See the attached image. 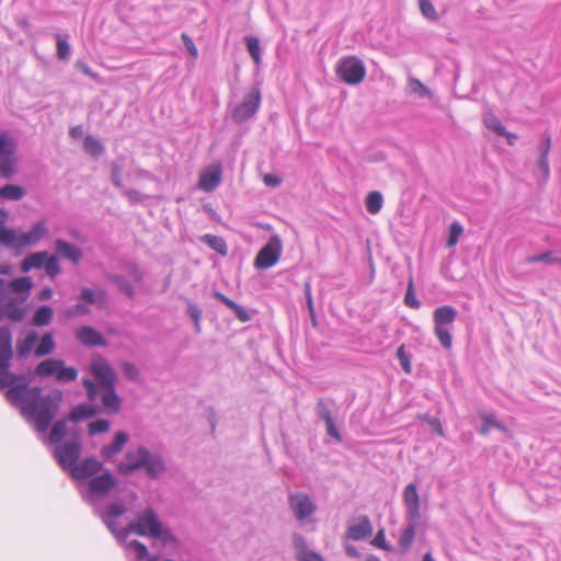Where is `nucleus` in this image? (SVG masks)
Masks as SVG:
<instances>
[{
  "label": "nucleus",
  "mask_w": 561,
  "mask_h": 561,
  "mask_svg": "<svg viewBox=\"0 0 561 561\" xmlns=\"http://www.w3.org/2000/svg\"><path fill=\"white\" fill-rule=\"evenodd\" d=\"M130 436L125 431H118L114 434L112 442L107 445L102 446L100 449V456L105 461L113 460L125 447V445L129 442Z\"/></svg>",
  "instance_id": "obj_17"
},
{
  "label": "nucleus",
  "mask_w": 561,
  "mask_h": 561,
  "mask_svg": "<svg viewBox=\"0 0 561 561\" xmlns=\"http://www.w3.org/2000/svg\"><path fill=\"white\" fill-rule=\"evenodd\" d=\"M44 268L46 275L50 278H54L61 273L59 261L55 255H48L47 260L45 261Z\"/></svg>",
  "instance_id": "obj_44"
},
{
  "label": "nucleus",
  "mask_w": 561,
  "mask_h": 561,
  "mask_svg": "<svg viewBox=\"0 0 561 561\" xmlns=\"http://www.w3.org/2000/svg\"><path fill=\"white\" fill-rule=\"evenodd\" d=\"M128 511L127 503L122 497L112 500V504L102 514V522L110 533L123 542L130 534L159 539L163 545L178 546V538L170 528L163 526L156 510L148 505L138 511L126 527L118 528L116 519Z\"/></svg>",
  "instance_id": "obj_2"
},
{
  "label": "nucleus",
  "mask_w": 561,
  "mask_h": 561,
  "mask_svg": "<svg viewBox=\"0 0 561 561\" xmlns=\"http://www.w3.org/2000/svg\"><path fill=\"white\" fill-rule=\"evenodd\" d=\"M263 182L266 186L277 187L282 183V178L275 174L267 173L264 175Z\"/></svg>",
  "instance_id": "obj_61"
},
{
  "label": "nucleus",
  "mask_w": 561,
  "mask_h": 561,
  "mask_svg": "<svg viewBox=\"0 0 561 561\" xmlns=\"http://www.w3.org/2000/svg\"><path fill=\"white\" fill-rule=\"evenodd\" d=\"M408 89L409 93L415 94L419 98H433V92L416 78L409 79Z\"/></svg>",
  "instance_id": "obj_38"
},
{
  "label": "nucleus",
  "mask_w": 561,
  "mask_h": 561,
  "mask_svg": "<svg viewBox=\"0 0 561 561\" xmlns=\"http://www.w3.org/2000/svg\"><path fill=\"white\" fill-rule=\"evenodd\" d=\"M485 126L493 130L497 136H504L506 138H516L515 134L506 131L501 121L494 114H486L484 116Z\"/></svg>",
  "instance_id": "obj_36"
},
{
  "label": "nucleus",
  "mask_w": 561,
  "mask_h": 561,
  "mask_svg": "<svg viewBox=\"0 0 561 561\" xmlns=\"http://www.w3.org/2000/svg\"><path fill=\"white\" fill-rule=\"evenodd\" d=\"M16 144L7 131L0 133V156L15 153Z\"/></svg>",
  "instance_id": "obj_40"
},
{
  "label": "nucleus",
  "mask_w": 561,
  "mask_h": 561,
  "mask_svg": "<svg viewBox=\"0 0 561 561\" xmlns=\"http://www.w3.org/2000/svg\"><path fill=\"white\" fill-rule=\"evenodd\" d=\"M108 279L114 283L118 289L124 293L127 297L133 298L135 296V290L130 283L121 275H110Z\"/></svg>",
  "instance_id": "obj_42"
},
{
  "label": "nucleus",
  "mask_w": 561,
  "mask_h": 561,
  "mask_svg": "<svg viewBox=\"0 0 561 561\" xmlns=\"http://www.w3.org/2000/svg\"><path fill=\"white\" fill-rule=\"evenodd\" d=\"M397 357L400 362L402 369L407 374H410L412 370L411 359H410V356L407 354L405 346L403 344L398 347Z\"/></svg>",
  "instance_id": "obj_49"
},
{
  "label": "nucleus",
  "mask_w": 561,
  "mask_h": 561,
  "mask_svg": "<svg viewBox=\"0 0 561 561\" xmlns=\"http://www.w3.org/2000/svg\"><path fill=\"white\" fill-rule=\"evenodd\" d=\"M405 520H407V527L402 530L400 538H399V546L403 551H407L410 549V547L414 540L416 527L419 525V520H411V519H405Z\"/></svg>",
  "instance_id": "obj_29"
},
{
  "label": "nucleus",
  "mask_w": 561,
  "mask_h": 561,
  "mask_svg": "<svg viewBox=\"0 0 561 561\" xmlns=\"http://www.w3.org/2000/svg\"><path fill=\"white\" fill-rule=\"evenodd\" d=\"M127 547L136 552V561H149L153 557L152 554L149 553L146 545L140 542L139 540H131L130 542L127 543Z\"/></svg>",
  "instance_id": "obj_41"
},
{
  "label": "nucleus",
  "mask_w": 561,
  "mask_h": 561,
  "mask_svg": "<svg viewBox=\"0 0 561 561\" xmlns=\"http://www.w3.org/2000/svg\"><path fill=\"white\" fill-rule=\"evenodd\" d=\"M457 310L453 306L437 307L433 312L434 332L440 345L449 350L453 345L451 329L457 318Z\"/></svg>",
  "instance_id": "obj_7"
},
{
  "label": "nucleus",
  "mask_w": 561,
  "mask_h": 561,
  "mask_svg": "<svg viewBox=\"0 0 561 561\" xmlns=\"http://www.w3.org/2000/svg\"><path fill=\"white\" fill-rule=\"evenodd\" d=\"M283 251V243L277 234H273L267 243L256 254L254 265L259 270H266L274 266Z\"/></svg>",
  "instance_id": "obj_11"
},
{
  "label": "nucleus",
  "mask_w": 561,
  "mask_h": 561,
  "mask_svg": "<svg viewBox=\"0 0 561 561\" xmlns=\"http://www.w3.org/2000/svg\"><path fill=\"white\" fill-rule=\"evenodd\" d=\"M12 358V332L9 327L3 325L0 327V389L8 388V401L20 409L36 432L45 433L60 409L62 392L55 389L43 394L41 387L16 383L22 377L11 371Z\"/></svg>",
  "instance_id": "obj_1"
},
{
  "label": "nucleus",
  "mask_w": 561,
  "mask_h": 561,
  "mask_svg": "<svg viewBox=\"0 0 561 561\" xmlns=\"http://www.w3.org/2000/svg\"><path fill=\"white\" fill-rule=\"evenodd\" d=\"M111 179H112V183L116 186V187H123V182H122V168L116 164V163H113L112 164V169H111Z\"/></svg>",
  "instance_id": "obj_57"
},
{
  "label": "nucleus",
  "mask_w": 561,
  "mask_h": 561,
  "mask_svg": "<svg viewBox=\"0 0 561 561\" xmlns=\"http://www.w3.org/2000/svg\"><path fill=\"white\" fill-rule=\"evenodd\" d=\"M140 469L145 470L149 479L157 480L167 471V466L159 453H153L145 446L127 451L116 465L117 472L126 477Z\"/></svg>",
  "instance_id": "obj_4"
},
{
  "label": "nucleus",
  "mask_w": 561,
  "mask_h": 561,
  "mask_svg": "<svg viewBox=\"0 0 561 561\" xmlns=\"http://www.w3.org/2000/svg\"><path fill=\"white\" fill-rule=\"evenodd\" d=\"M187 313H188V316L194 321V327H195L196 332H201L199 320H201L202 314H203L202 309L197 305L188 302V305H187Z\"/></svg>",
  "instance_id": "obj_51"
},
{
  "label": "nucleus",
  "mask_w": 561,
  "mask_h": 561,
  "mask_svg": "<svg viewBox=\"0 0 561 561\" xmlns=\"http://www.w3.org/2000/svg\"><path fill=\"white\" fill-rule=\"evenodd\" d=\"M181 38H182L183 44H184L185 48L187 49L188 54L194 59H196L198 57V50H197V47L195 46V44L193 43L192 38L186 33H183L181 35Z\"/></svg>",
  "instance_id": "obj_56"
},
{
  "label": "nucleus",
  "mask_w": 561,
  "mask_h": 561,
  "mask_svg": "<svg viewBox=\"0 0 561 561\" xmlns=\"http://www.w3.org/2000/svg\"><path fill=\"white\" fill-rule=\"evenodd\" d=\"M26 195L25 188L16 184H5L0 188V198L20 201Z\"/></svg>",
  "instance_id": "obj_35"
},
{
  "label": "nucleus",
  "mask_w": 561,
  "mask_h": 561,
  "mask_svg": "<svg viewBox=\"0 0 561 561\" xmlns=\"http://www.w3.org/2000/svg\"><path fill=\"white\" fill-rule=\"evenodd\" d=\"M121 368L128 380L136 381L139 378V369L133 363L124 362Z\"/></svg>",
  "instance_id": "obj_52"
},
{
  "label": "nucleus",
  "mask_w": 561,
  "mask_h": 561,
  "mask_svg": "<svg viewBox=\"0 0 561 561\" xmlns=\"http://www.w3.org/2000/svg\"><path fill=\"white\" fill-rule=\"evenodd\" d=\"M67 435V420H58L56 421L50 430V433L48 435V442L50 444H55L56 446L59 444H62V439Z\"/></svg>",
  "instance_id": "obj_33"
},
{
  "label": "nucleus",
  "mask_w": 561,
  "mask_h": 561,
  "mask_svg": "<svg viewBox=\"0 0 561 561\" xmlns=\"http://www.w3.org/2000/svg\"><path fill=\"white\" fill-rule=\"evenodd\" d=\"M373 533V526L368 516H360L355 525L347 529V538L353 540H363L369 537Z\"/></svg>",
  "instance_id": "obj_22"
},
{
  "label": "nucleus",
  "mask_w": 561,
  "mask_h": 561,
  "mask_svg": "<svg viewBox=\"0 0 561 561\" xmlns=\"http://www.w3.org/2000/svg\"><path fill=\"white\" fill-rule=\"evenodd\" d=\"M16 158L14 154L0 156V176L11 179L16 172Z\"/></svg>",
  "instance_id": "obj_34"
},
{
  "label": "nucleus",
  "mask_w": 561,
  "mask_h": 561,
  "mask_svg": "<svg viewBox=\"0 0 561 561\" xmlns=\"http://www.w3.org/2000/svg\"><path fill=\"white\" fill-rule=\"evenodd\" d=\"M537 165H538V168L540 169V171L542 173L543 180L545 181L548 180L549 174H550L548 158L539 157L538 161H537Z\"/></svg>",
  "instance_id": "obj_60"
},
{
  "label": "nucleus",
  "mask_w": 561,
  "mask_h": 561,
  "mask_svg": "<svg viewBox=\"0 0 561 561\" xmlns=\"http://www.w3.org/2000/svg\"><path fill=\"white\" fill-rule=\"evenodd\" d=\"M90 370L96 382L91 379H83L82 386L85 389L90 401L101 399L102 408L106 414L119 413L123 399L116 391L117 374L111 364L101 355H93L90 363Z\"/></svg>",
  "instance_id": "obj_3"
},
{
  "label": "nucleus",
  "mask_w": 561,
  "mask_h": 561,
  "mask_svg": "<svg viewBox=\"0 0 561 561\" xmlns=\"http://www.w3.org/2000/svg\"><path fill=\"white\" fill-rule=\"evenodd\" d=\"M551 148V138L547 136L543 142L539 146V157L548 158L549 151Z\"/></svg>",
  "instance_id": "obj_63"
},
{
  "label": "nucleus",
  "mask_w": 561,
  "mask_h": 561,
  "mask_svg": "<svg viewBox=\"0 0 561 561\" xmlns=\"http://www.w3.org/2000/svg\"><path fill=\"white\" fill-rule=\"evenodd\" d=\"M55 250L59 256L71 261L73 264H78L83 257L82 250L79 247L62 239L55 240Z\"/></svg>",
  "instance_id": "obj_20"
},
{
  "label": "nucleus",
  "mask_w": 561,
  "mask_h": 561,
  "mask_svg": "<svg viewBox=\"0 0 561 561\" xmlns=\"http://www.w3.org/2000/svg\"><path fill=\"white\" fill-rule=\"evenodd\" d=\"M48 229L44 220L37 221L27 232H18L13 228L0 226V244L14 250L34 245L44 239Z\"/></svg>",
  "instance_id": "obj_6"
},
{
  "label": "nucleus",
  "mask_w": 561,
  "mask_h": 561,
  "mask_svg": "<svg viewBox=\"0 0 561 561\" xmlns=\"http://www.w3.org/2000/svg\"><path fill=\"white\" fill-rule=\"evenodd\" d=\"M57 56L61 60H67L70 56V45L60 34H56Z\"/></svg>",
  "instance_id": "obj_47"
},
{
  "label": "nucleus",
  "mask_w": 561,
  "mask_h": 561,
  "mask_svg": "<svg viewBox=\"0 0 561 561\" xmlns=\"http://www.w3.org/2000/svg\"><path fill=\"white\" fill-rule=\"evenodd\" d=\"M478 415L483 421V424L479 430L481 435L486 436L491 428H497L505 433L508 432L507 427L496 420V415L494 413L479 412Z\"/></svg>",
  "instance_id": "obj_28"
},
{
  "label": "nucleus",
  "mask_w": 561,
  "mask_h": 561,
  "mask_svg": "<svg viewBox=\"0 0 561 561\" xmlns=\"http://www.w3.org/2000/svg\"><path fill=\"white\" fill-rule=\"evenodd\" d=\"M117 481L115 477L105 470L101 474L88 480L84 486L80 488V493L85 503L93 507V512L102 519V514L112 504L102 505V500L115 488Z\"/></svg>",
  "instance_id": "obj_5"
},
{
  "label": "nucleus",
  "mask_w": 561,
  "mask_h": 561,
  "mask_svg": "<svg viewBox=\"0 0 561 561\" xmlns=\"http://www.w3.org/2000/svg\"><path fill=\"white\" fill-rule=\"evenodd\" d=\"M39 336L35 330H31L27 332L26 336L22 340H18L16 342V354L19 358H26L30 353L33 351L35 343L38 341Z\"/></svg>",
  "instance_id": "obj_25"
},
{
  "label": "nucleus",
  "mask_w": 561,
  "mask_h": 561,
  "mask_svg": "<svg viewBox=\"0 0 561 561\" xmlns=\"http://www.w3.org/2000/svg\"><path fill=\"white\" fill-rule=\"evenodd\" d=\"M293 546L298 561H325L321 554L308 549L307 541L300 534L293 535Z\"/></svg>",
  "instance_id": "obj_19"
},
{
  "label": "nucleus",
  "mask_w": 561,
  "mask_h": 561,
  "mask_svg": "<svg viewBox=\"0 0 561 561\" xmlns=\"http://www.w3.org/2000/svg\"><path fill=\"white\" fill-rule=\"evenodd\" d=\"M35 375L41 378L55 376L56 380L59 382H71L77 379L78 369L67 367L62 359L47 358L35 367Z\"/></svg>",
  "instance_id": "obj_9"
},
{
  "label": "nucleus",
  "mask_w": 561,
  "mask_h": 561,
  "mask_svg": "<svg viewBox=\"0 0 561 561\" xmlns=\"http://www.w3.org/2000/svg\"><path fill=\"white\" fill-rule=\"evenodd\" d=\"M403 503L405 505V519L419 520L421 518V501L414 483H409L404 488Z\"/></svg>",
  "instance_id": "obj_16"
},
{
  "label": "nucleus",
  "mask_w": 561,
  "mask_h": 561,
  "mask_svg": "<svg viewBox=\"0 0 561 561\" xmlns=\"http://www.w3.org/2000/svg\"><path fill=\"white\" fill-rule=\"evenodd\" d=\"M420 9L422 14L431 21L439 19L438 13L430 0H420Z\"/></svg>",
  "instance_id": "obj_48"
},
{
  "label": "nucleus",
  "mask_w": 561,
  "mask_h": 561,
  "mask_svg": "<svg viewBox=\"0 0 561 561\" xmlns=\"http://www.w3.org/2000/svg\"><path fill=\"white\" fill-rule=\"evenodd\" d=\"M463 229L458 222L451 224L449 228V236L447 240V247L453 248L458 243V239L461 236Z\"/></svg>",
  "instance_id": "obj_50"
},
{
  "label": "nucleus",
  "mask_w": 561,
  "mask_h": 561,
  "mask_svg": "<svg viewBox=\"0 0 561 561\" xmlns=\"http://www.w3.org/2000/svg\"><path fill=\"white\" fill-rule=\"evenodd\" d=\"M110 428H111V422L105 419H99L94 422H91L88 426L89 434L91 436L106 433L110 431Z\"/></svg>",
  "instance_id": "obj_45"
},
{
  "label": "nucleus",
  "mask_w": 561,
  "mask_h": 561,
  "mask_svg": "<svg viewBox=\"0 0 561 561\" xmlns=\"http://www.w3.org/2000/svg\"><path fill=\"white\" fill-rule=\"evenodd\" d=\"M232 310H233L236 317L242 322H247L251 319L249 312L242 306H240L238 304L233 307Z\"/></svg>",
  "instance_id": "obj_62"
},
{
  "label": "nucleus",
  "mask_w": 561,
  "mask_h": 561,
  "mask_svg": "<svg viewBox=\"0 0 561 561\" xmlns=\"http://www.w3.org/2000/svg\"><path fill=\"white\" fill-rule=\"evenodd\" d=\"M33 287L32 278L28 276L19 277L9 283V288L12 293L16 294L20 302H25Z\"/></svg>",
  "instance_id": "obj_23"
},
{
  "label": "nucleus",
  "mask_w": 561,
  "mask_h": 561,
  "mask_svg": "<svg viewBox=\"0 0 561 561\" xmlns=\"http://www.w3.org/2000/svg\"><path fill=\"white\" fill-rule=\"evenodd\" d=\"M106 291L103 289H98L96 291L92 290L89 287H84L81 289L80 299L87 304L93 305L98 304L102 306L106 301Z\"/></svg>",
  "instance_id": "obj_32"
},
{
  "label": "nucleus",
  "mask_w": 561,
  "mask_h": 561,
  "mask_svg": "<svg viewBox=\"0 0 561 561\" xmlns=\"http://www.w3.org/2000/svg\"><path fill=\"white\" fill-rule=\"evenodd\" d=\"M404 302L407 306L411 308H419L420 301L416 299L413 290V283L412 279L409 282V286L404 296Z\"/></svg>",
  "instance_id": "obj_54"
},
{
  "label": "nucleus",
  "mask_w": 561,
  "mask_h": 561,
  "mask_svg": "<svg viewBox=\"0 0 561 561\" xmlns=\"http://www.w3.org/2000/svg\"><path fill=\"white\" fill-rule=\"evenodd\" d=\"M221 182L220 167H213L203 172L198 180V187L205 192H213Z\"/></svg>",
  "instance_id": "obj_21"
},
{
  "label": "nucleus",
  "mask_w": 561,
  "mask_h": 561,
  "mask_svg": "<svg viewBox=\"0 0 561 561\" xmlns=\"http://www.w3.org/2000/svg\"><path fill=\"white\" fill-rule=\"evenodd\" d=\"M48 257L47 251H39L27 255L21 262V271L27 273L33 268L39 270L44 267L45 261Z\"/></svg>",
  "instance_id": "obj_27"
},
{
  "label": "nucleus",
  "mask_w": 561,
  "mask_h": 561,
  "mask_svg": "<svg viewBox=\"0 0 561 561\" xmlns=\"http://www.w3.org/2000/svg\"><path fill=\"white\" fill-rule=\"evenodd\" d=\"M104 472V465L94 457H88L79 461L69 474L73 480H90Z\"/></svg>",
  "instance_id": "obj_14"
},
{
  "label": "nucleus",
  "mask_w": 561,
  "mask_h": 561,
  "mask_svg": "<svg viewBox=\"0 0 561 561\" xmlns=\"http://www.w3.org/2000/svg\"><path fill=\"white\" fill-rule=\"evenodd\" d=\"M288 504L295 518L302 523L317 511L316 503L305 492H295L288 495Z\"/></svg>",
  "instance_id": "obj_13"
},
{
  "label": "nucleus",
  "mask_w": 561,
  "mask_h": 561,
  "mask_svg": "<svg viewBox=\"0 0 561 561\" xmlns=\"http://www.w3.org/2000/svg\"><path fill=\"white\" fill-rule=\"evenodd\" d=\"M84 149L99 154L102 153L103 146L95 137L88 135L84 138Z\"/></svg>",
  "instance_id": "obj_53"
},
{
  "label": "nucleus",
  "mask_w": 561,
  "mask_h": 561,
  "mask_svg": "<svg viewBox=\"0 0 561 561\" xmlns=\"http://www.w3.org/2000/svg\"><path fill=\"white\" fill-rule=\"evenodd\" d=\"M24 302H20L19 298H10L3 307V317L9 320L20 322L26 314V309L23 307Z\"/></svg>",
  "instance_id": "obj_24"
},
{
  "label": "nucleus",
  "mask_w": 561,
  "mask_h": 561,
  "mask_svg": "<svg viewBox=\"0 0 561 561\" xmlns=\"http://www.w3.org/2000/svg\"><path fill=\"white\" fill-rule=\"evenodd\" d=\"M375 547H378L380 549H383V550H387L389 551L390 550V547L387 545L386 542V538H385V530L383 529H380L378 530V533L376 534L375 538L373 539V542H371Z\"/></svg>",
  "instance_id": "obj_59"
},
{
  "label": "nucleus",
  "mask_w": 561,
  "mask_h": 561,
  "mask_svg": "<svg viewBox=\"0 0 561 561\" xmlns=\"http://www.w3.org/2000/svg\"><path fill=\"white\" fill-rule=\"evenodd\" d=\"M77 340L84 346L94 347V346H107V341L103 337V335L90 325H83L76 331Z\"/></svg>",
  "instance_id": "obj_18"
},
{
  "label": "nucleus",
  "mask_w": 561,
  "mask_h": 561,
  "mask_svg": "<svg viewBox=\"0 0 561 561\" xmlns=\"http://www.w3.org/2000/svg\"><path fill=\"white\" fill-rule=\"evenodd\" d=\"M419 417L425 421L439 436H444L443 425L437 417L428 415H420Z\"/></svg>",
  "instance_id": "obj_55"
},
{
  "label": "nucleus",
  "mask_w": 561,
  "mask_h": 561,
  "mask_svg": "<svg viewBox=\"0 0 561 561\" xmlns=\"http://www.w3.org/2000/svg\"><path fill=\"white\" fill-rule=\"evenodd\" d=\"M245 44L249 54L253 58L254 62L256 65H260L261 62V48H260V41L255 36H248L245 37Z\"/></svg>",
  "instance_id": "obj_43"
},
{
  "label": "nucleus",
  "mask_w": 561,
  "mask_h": 561,
  "mask_svg": "<svg viewBox=\"0 0 561 561\" xmlns=\"http://www.w3.org/2000/svg\"><path fill=\"white\" fill-rule=\"evenodd\" d=\"M337 77L347 84H358L366 76V68L362 59L356 56L343 57L336 64Z\"/></svg>",
  "instance_id": "obj_10"
},
{
  "label": "nucleus",
  "mask_w": 561,
  "mask_h": 561,
  "mask_svg": "<svg viewBox=\"0 0 561 561\" xmlns=\"http://www.w3.org/2000/svg\"><path fill=\"white\" fill-rule=\"evenodd\" d=\"M100 412L99 408L90 403H81L75 407L70 414L69 420L72 422H80L98 415Z\"/></svg>",
  "instance_id": "obj_26"
},
{
  "label": "nucleus",
  "mask_w": 561,
  "mask_h": 561,
  "mask_svg": "<svg viewBox=\"0 0 561 561\" xmlns=\"http://www.w3.org/2000/svg\"><path fill=\"white\" fill-rule=\"evenodd\" d=\"M332 405H333L332 400L319 399L316 404L314 411H316V414L318 415V417L321 419L322 421H324L327 434L330 437L334 438L336 442L341 443L342 436H341V434L335 425L334 419L332 416V411H331Z\"/></svg>",
  "instance_id": "obj_15"
},
{
  "label": "nucleus",
  "mask_w": 561,
  "mask_h": 561,
  "mask_svg": "<svg viewBox=\"0 0 561 561\" xmlns=\"http://www.w3.org/2000/svg\"><path fill=\"white\" fill-rule=\"evenodd\" d=\"M56 348V343L51 332H46L39 340L38 345L34 350L37 357L50 355Z\"/></svg>",
  "instance_id": "obj_30"
},
{
  "label": "nucleus",
  "mask_w": 561,
  "mask_h": 561,
  "mask_svg": "<svg viewBox=\"0 0 561 561\" xmlns=\"http://www.w3.org/2000/svg\"><path fill=\"white\" fill-rule=\"evenodd\" d=\"M383 198L381 193L377 191L370 192L366 197V209L368 213L375 215L382 208Z\"/></svg>",
  "instance_id": "obj_39"
},
{
  "label": "nucleus",
  "mask_w": 561,
  "mask_h": 561,
  "mask_svg": "<svg viewBox=\"0 0 561 561\" xmlns=\"http://www.w3.org/2000/svg\"><path fill=\"white\" fill-rule=\"evenodd\" d=\"M81 453L82 442L78 434H73L69 440L59 444L54 448V457L58 466L69 474L71 473L72 468L79 462Z\"/></svg>",
  "instance_id": "obj_8"
},
{
  "label": "nucleus",
  "mask_w": 561,
  "mask_h": 561,
  "mask_svg": "<svg viewBox=\"0 0 561 561\" xmlns=\"http://www.w3.org/2000/svg\"><path fill=\"white\" fill-rule=\"evenodd\" d=\"M261 104V91L253 87L239 105L233 108L232 118L236 123L241 124L254 116Z\"/></svg>",
  "instance_id": "obj_12"
},
{
  "label": "nucleus",
  "mask_w": 561,
  "mask_h": 561,
  "mask_svg": "<svg viewBox=\"0 0 561 561\" xmlns=\"http://www.w3.org/2000/svg\"><path fill=\"white\" fill-rule=\"evenodd\" d=\"M538 262H545L547 264H561V257L554 256L552 252H545L526 259V263L529 264Z\"/></svg>",
  "instance_id": "obj_46"
},
{
  "label": "nucleus",
  "mask_w": 561,
  "mask_h": 561,
  "mask_svg": "<svg viewBox=\"0 0 561 561\" xmlns=\"http://www.w3.org/2000/svg\"><path fill=\"white\" fill-rule=\"evenodd\" d=\"M124 194L128 197L131 203H139L144 201V195L136 190L124 191Z\"/></svg>",
  "instance_id": "obj_64"
},
{
  "label": "nucleus",
  "mask_w": 561,
  "mask_h": 561,
  "mask_svg": "<svg viewBox=\"0 0 561 561\" xmlns=\"http://www.w3.org/2000/svg\"><path fill=\"white\" fill-rule=\"evenodd\" d=\"M304 291L307 300L308 310L310 312V316L312 319H314V307H313V299L311 294V285L309 282L305 283L304 285Z\"/></svg>",
  "instance_id": "obj_58"
},
{
  "label": "nucleus",
  "mask_w": 561,
  "mask_h": 561,
  "mask_svg": "<svg viewBox=\"0 0 561 561\" xmlns=\"http://www.w3.org/2000/svg\"><path fill=\"white\" fill-rule=\"evenodd\" d=\"M53 318H54L53 308L49 306H46V305L41 306L39 308L36 309V311L33 314L32 324L37 328L45 327V325H48L53 321Z\"/></svg>",
  "instance_id": "obj_31"
},
{
  "label": "nucleus",
  "mask_w": 561,
  "mask_h": 561,
  "mask_svg": "<svg viewBox=\"0 0 561 561\" xmlns=\"http://www.w3.org/2000/svg\"><path fill=\"white\" fill-rule=\"evenodd\" d=\"M202 241L205 244H207L210 249H213L214 251H216L217 253H219L224 256L228 252L227 243L221 237L214 236V234H205V236H203Z\"/></svg>",
  "instance_id": "obj_37"
}]
</instances>
